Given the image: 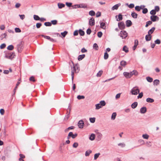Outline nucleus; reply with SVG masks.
<instances>
[{
  "label": "nucleus",
  "mask_w": 161,
  "mask_h": 161,
  "mask_svg": "<svg viewBox=\"0 0 161 161\" xmlns=\"http://www.w3.org/2000/svg\"><path fill=\"white\" fill-rule=\"evenodd\" d=\"M6 47V44L5 43H3L0 46V48L1 49H3L4 48Z\"/></svg>",
  "instance_id": "nucleus-64"
},
{
  "label": "nucleus",
  "mask_w": 161,
  "mask_h": 161,
  "mask_svg": "<svg viewBox=\"0 0 161 161\" xmlns=\"http://www.w3.org/2000/svg\"><path fill=\"white\" fill-rule=\"evenodd\" d=\"M146 101L148 103H152L154 102V100L151 98H147L146 99Z\"/></svg>",
  "instance_id": "nucleus-20"
},
{
  "label": "nucleus",
  "mask_w": 161,
  "mask_h": 161,
  "mask_svg": "<svg viewBox=\"0 0 161 161\" xmlns=\"http://www.w3.org/2000/svg\"><path fill=\"white\" fill-rule=\"evenodd\" d=\"M68 32L67 31H65L63 32H61V34L64 37L67 35Z\"/></svg>",
  "instance_id": "nucleus-51"
},
{
  "label": "nucleus",
  "mask_w": 161,
  "mask_h": 161,
  "mask_svg": "<svg viewBox=\"0 0 161 161\" xmlns=\"http://www.w3.org/2000/svg\"><path fill=\"white\" fill-rule=\"evenodd\" d=\"M89 24L91 26L94 25H95V21H89Z\"/></svg>",
  "instance_id": "nucleus-49"
},
{
  "label": "nucleus",
  "mask_w": 161,
  "mask_h": 161,
  "mask_svg": "<svg viewBox=\"0 0 161 161\" xmlns=\"http://www.w3.org/2000/svg\"><path fill=\"white\" fill-rule=\"evenodd\" d=\"M92 152V151L91 150H88L86 151L85 153V156H88Z\"/></svg>",
  "instance_id": "nucleus-29"
},
{
  "label": "nucleus",
  "mask_w": 161,
  "mask_h": 161,
  "mask_svg": "<svg viewBox=\"0 0 161 161\" xmlns=\"http://www.w3.org/2000/svg\"><path fill=\"white\" fill-rule=\"evenodd\" d=\"M142 137L145 139H148L149 137V136L147 134H143L142 136Z\"/></svg>",
  "instance_id": "nucleus-45"
},
{
  "label": "nucleus",
  "mask_w": 161,
  "mask_h": 161,
  "mask_svg": "<svg viewBox=\"0 0 161 161\" xmlns=\"http://www.w3.org/2000/svg\"><path fill=\"white\" fill-rule=\"evenodd\" d=\"M143 96V94L142 92L139 93L138 96H137L138 98H141Z\"/></svg>",
  "instance_id": "nucleus-60"
},
{
  "label": "nucleus",
  "mask_w": 161,
  "mask_h": 161,
  "mask_svg": "<svg viewBox=\"0 0 161 161\" xmlns=\"http://www.w3.org/2000/svg\"><path fill=\"white\" fill-rule=\"evenodd\" d=\"M123 50L126 53L129 52L128 49L126 46H124L123 48Z\"/></svg>",
  "instance_id": "nucleus-30"
},
{
  "label": "nucleus",
  "mask_w": 161,
  "mask_h": 161,
  "mask_svg": "<svg viewBox=\"0 0 161 161\" xmlns=\"http://www.w3.org/2000/svg\"><path fill=\"white\" fill-rule=\"evenodd\" d=\"M133 75L137 76L138 75V73L137 71L136 70H134L132 71Z\"/></svg>",
  "instance_id": "nucleus-40"
},
{
  "label": "nucleus",
  "mask_w": 161,
  "mask_h": 161,
  "mask_svg": "<svg viewBox=\"0 0 161 161\" xmlns=\"http://www.w3.org/2000/svg\"><path fill=\"white\" fill-rule=\"evenodd\" d=\"M116 113L115 112L113 113L112 115L111 119L112 120H114L116 118Z\"/></svg>",
  "instance_id": "nucleus-27"
},
{
  "label": "nucleus",
  "mask_w": 161,
  "mask_h": 161,
  "mask_svg": "<svg viewBox=\"0 0 161 161\" xmlns=\"http://www.w3.org/2000/svg\"><path fill=\"white\" fill-rule=\"evenodd\" d=\"M142 8L141 7L139 6H136L135 7V10L138 12L140 11Z\"/></svg>",
  "instance_id": "nucleus-26"
},
{
  "label": "nucleus",
  "mask_w": 161,
  "mask_h": 161,
  "mask_svg": "<svg viewBox=\"0 0 161 161\" xmlns=\"http://www.w3.org/2000/svg\"><path fill=\"white\" fill-rule=\"evenodd\" d=\"M91 32L92 31L90 28H88L86 30V33L88 35H90Z\"/></svg>",
  "instance_id": "nucleus-57"
},
{
  "label": "nucleus",
  "mask_w": 161,
  "mask_h": 161,
  "mask_svg": "<svg viewBox=\"0 0 161 161\" xmlns=\"http://www.w3.org/2000/svg\"><path fill=\"white\" fill-rule=\"evenodd\" d=\"M108 54L107 53V52H106L104 53V58L105 59H107L108 58Z\"/></svg>",
  "instance_id": "nucleus-41"
},
{
  "label": "nucleus",
  "mask_w": 161,
  "mask_h": 161,
  "mask_svg": "<svg viewBox=\"0 0 161 161\" xmlns=\"http://www.w3.org/2000/svg\"><path fill=\"white\" fill-rule=\"evenodd\" d=\"M126 24L127 27H129L131 25L132 23L131 21H126Z\"/></svg>",
  "instance_id": "nucleus-24"
},
{
  "label": "nucleus",
  "mask_w": 161,
  "mask_h": 161,
  "mask_svg": "<svg viewBox=\"0 0 161 161\" xmlns=\"http://www.w3.org/2000/svg\"><path fill=\"white\" fill-rule=\"evenodd\" d=\"M78 7H80V8H85L86 7V6L85 4H80V6H79Z\"/></svg>",
  "instance_id": "nucleus-55"
},
{
  "label": "nucleus",
  "mask_w": 161,
  "mask_h": 161,
  "mask_svg": "<svg viewBox=\"0 0 161 161\" xmlns=\"http://www.w3.org/2000/svg\"><path fill=\"white\" fill-rule=\"evenodd\" d=\"M65 4L68 7H70L72 6V3H71L66 2Z\"/></svg>",
  "instance_id": "nucleus-59"
},
{
  "label": "nucleus",
  "mask_w": 161,
  "mask_h": 161,
  "mask_svg": "<svg viewBox=\"0 0 161 161\" xmlns=\"http://www.w3.org/2000/svg\"><path fill=\"white\" fill-rule=\"evenodd\" d=\"M14 47L12 45H10L8 46L7 48L8 50H12L13 49Z\"/></svg>",
  "instance_id": "nucleus-35"
},
{
  "label": "nucleus",
  "mask_w": 161,
  "mask_h": 161,
  "mask_svg": "<svg viewBox=\"0 0 161 161\" xmlns=\"http://www.w3.org/2000/svg\"><path fill=\"white\" fill-rule=\"evenodd\" d=\"M138 103L137 102H134L131 105V107L133 108H135L137 106Z\"/></svg>",
  "instance_id": "nucleus-19"
},
{
  "label": "nucleus",
  "mask_w": 161,
  "mask_h": 161,
  "mask_svg": "<svg viewBox=\"0 0 161 161\" xmlns=\"http://www.w3.org/2000/svg\"><path fill=\"white\" fill-rule=\"evenodd\" d=\"M100 27L101 28L103 29H106V26L105 22L100 21Z\"/></svg>",
  "instance_id": "nucleus-8"
},
{
  "label": "nucleus",
  "mask_w": 161,
  "mask_h": 161,
  "mask_svg": "<svg viewBox=\"0 0 161 161\" xmlns=\"http://www.w3.org/2000/svg\"><path fill=\"white\" fill-rule=\"evenodd\" d=\"M126 5L128 6V7L130 8H132L134 7V5L133 3H131L129 5L128 3H126Z\"/></svg>",
  "instance_id": "nucleus-37"
},
{
  "label": "nucleus",
  "mask_w": 161,
  "mask_h": 161,
  "mask_svg": "<svg viewBox=\"0 0 161 161\" xmlns=\"http://www.w3.org/2000/svg\"><path fill=\"white\" fill-rule=\"evenodd\" d=\"M156 12H157L154 9H153L150 11V14H151L152 15H155Z\"/></svg>",
  "instance_id": "nucleus-39"
},
{
  "label": "nucleus",
  "mask_w": 161,
  "mask_h": 161,
  "mask_svg": "<svg viewBox=\"0 0 161 161\" xmlns=\"http://www.w3.org/2000/svg\"><path fill=\"white\" fill-rule=\"evenodd\" d=\"M139 90L137 87H135L133 88L131 90V93L132 95H136L139 93Z\"/></svg>",
  "instance_id": "nucleus-2"
},
{
  "label": "nucleus",
  "mask_w": 161,
  "mask_h": 161,
  "mask_svg": "<svg viewBox=\"0 0 161 161\" xmlns=\"http://www.w3.org/2000/svg\"><path fill=\"white\" fill-rule=\"evenodd\" d=\"M120 5V3H119L118 4H116L114 6H113L112 8V9L113 10H117L118 9V7Z\"/></svg>",
  "instance_id": "nucleus-15"
},
{
  "label": "nucleus",
  "mask_w": 161,
  "mask_h": 161,
  "mask_svg": "<svg viewBox=\"0 0 161 161\" xmlns=\"http://www.w3.org/2000/svg\"><path fill=\"white\" fill-rule=\"evenodd\" d=\"M100 105L102 107L103 106H104L106 105V103L104 101H101L100 102Z\"/></svg>",
  "instance_id": "nucleus-38"
},
{
  "label": "nucleus",
  "mask_w": 161,
  "mask_h": 161,
  "mask_svg": "<svg viewBox=\"0 0 161 161\" xmlns=\"http://www.w3.org/2000/svg\"><path fill=\"white\" fill-rule=\"evenodd\" d=\"M146 79L149 82H151L153 81V79L150 77H147Z\"/></svg>",
  "instance_id": "nucleus-31"
},
{
  "label": "nucleus",
  "mask_w": 161,
  "mask_h": 161,
  "mask_svg": "<svg viewBox=\"0 0 161 161\" xmlns=\"http://www.w3.org/2000/svg\"><path fill=\"white\" fill-rule=\"evenodd\" d=\"M79 33L80 36H83L85 35L84 31L81 29H80L79 30Z\"/></svg>",
  "instance_id": "nucleus-23"
},
{
  "label": "nucleus",
  "mask_w": 161,
  "mask_h": 161,
  "mask_svg": "<svg viewBox=\"0 0 161 161\" xmlns=\"http://www.w3.org/2000/svg\"><path fill=\"white\" fill-rule=\"evenodd\" d=\"M84 123L82 120H80L78 123V125L80 128H82L84 126Z\"/></svg>",
  "instance_id": "nucleus-7"
},
{
  "label": "nucleus",
  "mask_w": 161,
  "mask_h": 161,
  "mask_svg": "<svg viewBox=\"0 0 161 161\" xmlns=\"http://www.w3.org/2000/svg\"><path fill=\"white\" fill-rule=\"evenodd\" d=\"M100 155L99 153H96L94 155V159L95 160H96L99 156Z\"/></svg>",
  "instance_id": "nucleus-47"
},
{
  "label": "nucleus",
  "mask_w": 161,
  "mask_h": 161,
  "mask_svg": "<svg viewBox=\"0 0 161 161\" xmlns=\"http://www.w3.org/2000/svg\"><path fill=\"white\" fill-rule=\"evenodd\" d=\"M93 48L95 49L96 50H97L98 49V47L97 44L96 43H95L93 45Z\"/></svg>",
  "instance_id": "nucleus-34"
},
{
  "label": "nucleus",
  "mask_w": 161,
  "mask_h": 161,
  "mask_svg": "<svg viewBox=\"0 0 161 161\" xmlns=\"http://www.w3.org/2000/svg\"><path fill=\"white\" fill-rule=\"evenodd\" d=\"M34 19L35 20H39L40 17L37 15H34Z\"/></svg>",
  "instance_id": "nucleus-48"
},
{
  "label": "nucleus",
  "mask_w": 161,
  "mask_h": 161,
  "mask_svg": "<svg viewBox=\"0 0 161 161\" xmlns=\"http://www.w3.org/2000/svg\"><path fill=\"white\" fill-rule=\"evenodd\" d=\"M151 20H158L161 19V15L158 16L155 15H151L150 16Z\"/></svg>",
  "instance_id": "nucleus-5"
},
{
  "label": "nucleus",
  "mask_w": 161,
  "mask_h": 161,
  "mask_svg": "<svg viewBox=\"0 0 161 161\" xmlns=\"http://www.w3.org/2000/svg\"><path fill=\"white\" fill-rule=\"evenodd\" d=\"M29 80L30 81H32L33 82H35L36 81L34 79V77H33V76L31 77L29 79Z\"/></svg>",
  "instance_id": "nucleus-62"
},
{
  "label": "nucleus",
  "mask_w": 161,
  "mask_h": 161,
  "mask_svg": "<svg viewBox=\"0 0 161 161\" xmlns=\"http://www.w3.org/2000/svg\"><path fill=\"white\" fill-rule=\"evenodd\" d=\"M78 146V144L77 142H75L73 145V147L74 148H76Z\"/></svg>",
  "instance_id": "nucleus-58"
},
{
  "label": "nucleus",
  "mask_w": 161,
  "mask_h": 161,
  "mask_svg": "<svg viewBox=\"0 0 161 161\" xmlns=\"http://www.w3.org/2000/svg\"><path fill=\"white\" fill-rule=\"evenodd\" d=\"M155 44H159L161 43L159 39H157L154 41Z\"/></svg>",
  "instance_id": "nucleus-54"
},
{
  "label": "nucleus",
  "mask_w": 161,
  "mask_h": 161,
  "mask_svg": "<svg viewBox=\"0 0 161 161\" xmlns=\"http://www.w3.org/2000/svg\"><path fill=\"white\" fill-rule=\"evenodd\" d=\"M95 137V136L94 134H92L89 137V139L91 141L94 140Z\"/></svg>",
  "instance_id": "nucleus-16"
},
{
  "label": "nucleus",
  "mask_w": 161,
  "mask_h": 161,
  "mask_svg": "<svg viewBox=\"0 0 161 161\" xmlns=\"http://www.w3.org/2000/svg\"><path fill=\"white\" fill-rule=\"evenodd\" d=\"M103 71L102 70H100L99 71L98 73L97 74V77H100L102 75V73H103Z\"/></svg>",
  "instance_id": "nucleus-43"
},
{
  "label": "nucleus",
  "mask_w": 161,
  "mask_h": 161,
  "mask_svg": "<svg viewBox=\"0 0 161 161\" xmlns=\"http://www.w3.org/2000/svg\"><path fill=\"white\" fill-rule=\"evenodd\" d=\"M155 30V28L153 27L151 29L148 31V34L151 35L154 31Z\"/></svg>",
  "instance_id": "nucleus-18"
},
{
  "label": "nucleus",
  "mask_w": 161,
  "mask_h": 161,
  "mask_svg": "<svg viewBox=\"0 0 161 161\" xmlns=\"http://www.w3.org/2000/svg\"><path fill=\"white\" fill-rule=\"evenodd\" d=\"M89 14L91 16H93L95 15V13L93 10H91L89 12Z\"/></svg>",
  "instance_id": "nucleus-32"
},
{
  "label": "nucleus",
  "mask_w": 161,
  "mask_h": 161,
  "mask_svg": "<svg viewBox=\"0 0 161 161\" xmlns=\"http://www.w3.org/2000/svg\"><path fill=\"white\" fill-rule=\"evenodd\" d=\"M7 33H5L3 34H2L1 35V36L2 38H6V36H7Z\"/></svg>",
  "instance_id": "nucleus-63"
},
{
  "label": "nucleus",
  "mask_w": 161,
  "mask_h": 161,
  "mask_svg": "<svg viewBox=\"0 0 161 161\" xmlns=\"http://www.w3.org/2000/svg\"><path fill=\"white\" fill-rule=\"evenodd\" d=\"M14 53L8 52L6 54L5 57L7 58L12 59L14 58Z\"/></svg>",
  "instance_id": "nucleus-1"
},
{
  "label": "nucleus",
  "mask_w": 161,
  "mask_h": 161,
  "mask_svg": "<svg viewBox=\"0 0 161 161\" xmlns=\"http://www.w3.org/2000/svg\"><path fill=\"white\" fill-rule=\"evenodd\" d=\"M147 110V108L146 107H142L140 109V112L141 114H144L146 112Z\"/></svg>",
  "instance_id": "nucleus-10"
},
{
  "label": "nucleus",
  "mask_w": 161,
  "mask_h": 161,
  "mask_svg": "<svg viewBox=\"0 0 161 161\" xmlns=\"http://www.w3.org/2000/svg\"><path fill=\"white\" fill-rule=\"evenodd\" d=\"M58 5L59 8H62L65 7V4L62 3H58Z\"/></svg>",
  "instance_id": "nucleus-21"
},
{
  "label": "nucleus",
  "mask_w": 161,
  "mask_h": 161,
  "mask_svg": "<svg viewBox=\"0 0 161 161\" xmlns=\"http://www.w3.org/2000/svg\"><path fill=\"white\" fill-rule=\"evenodd\" d=\"M85 56V55L84 54L79 55L78 56V59L79 61H80L84 58Z\"/></svg>",
  "instance_id": "nucleus-14"
},
{
  "label": "nucleus",
  "mask_w": 161,
  "mask_h": 161,
  "mask_svg": "<svg viewBox=\"0 0 161 161\" xmlns=\"http://www.w3.org/2000/svg\"><path fill=\"white\" fill-rule=\"evenodd\" d=\"M155 21H148L146 22L145 27H147L149 25H150L152 23V21L154 22Z\"/></svg>",
  "instance_id": "nucleus-25"
},
{
  "label": "nucleus",
  "mask_w": 161,
  "mask_h": 161,
  "mask_svg": "<svg viewBox=\"0 0 161 161\" xmlns=\"http://www.w3.org/2000/svg\"><path fill=\"white\" fill-rule=\"evenodd\" d=\"M115 17L117 19L116 20H118V19H119V20H122L123 19L122 15L121 14H119L118 15H116Z\"/></svg>",
  "instance_id": "nucleus-12"
},
{
  "label": "nucleus",
  "mask_w": 161,
  "mask_h": 161,
  "mask_svg": "<svg viewBox=\"0 0 161 161\" xmlns=\"http://www.w3.org/2000/svg\"><path fill=\"white\" fill-rule=\"evenodd\" d=\"M97 35L98 37L100 38L102 37L103 35V33L101 31H99L98 32Z\"/></svg>",
  "instance_id": "nucleus-53"
},
{
  "label": "nucleus",
  "mask_w": 161,
  "mask_h": 161,
  "mask_svg": "<svg viewBox=\"0 0 161 161\" xmlns=\"http://www.w3.org/2000/svg\"><path fill=\"white\" fill-rule=\"evenodd\" d=\"M152 38V36L151 35L149 34L147 35L146 36L145 39L147 41H150Z\"/></svg>",
  "instance_id": "nucleus-13"
},
{
  "label": "nucleus",
  "mask_w": 161,
  "mask_h": 161,
  "mask_svg": "<svg viewBox=\"0 0 161 161\" xmlns=\"http://www.w3.org/2000/svg\"><path fill=\"white\" fill-rule=\"evenodd\" d=\"M77 136V133H75V134H73L72 132H70L69 133V136L71 137L73 139L75 138Z\"/></svg>",
  "instance_id": "nucleus-9"
},
{
  "label": "nucleus",
  "mask_w": 161,
  "mask_h": 161,
  "mask_svg": "<svg viewBox=\"0 0 161 161\" xmlns=\"http://www.w3.org/2000/svg\"><path fill=\"white\" fill-rule=\"evenodd\" d=\"M121 66L125 67L126 64V62L125 61H122L120 62Z\"/></svg>",
  "instance_id": "nucleus-28"
},
{
  "label": "nucleus",
  "mask_w": 161,
  "mask_h": 161,
  "mask_svg": "<svg viewBox=\"0 0 161 161\" xmlns=\"http://www.w3.org/2000/svg\"><path fill=\"white\" fill-rule=\"evenodd\" d=\"M127 35L128 34L125 31H121L120 32V36L122 39L125 38L127 37Z\"/></svg>",
  "instance_id": "nucleus-4"
},
{
  "label": "nucleus",
  "mask_w": 161,
  "mask_h": 161,
  "mask_svg": "<svg viewBox=\"0 0 161 161\" xmlns=\"http://www.w3.org/2000/svg\"><path fill=\"white\" fill-rule=\"evenodd\" d=\"M118 26L120 30L124 29L125 27V24L123 22H119L118 23Z\"/></svg>",
  "instance_id": "nucleus-6"
},
{
  "label": "nucleus",
  "mask_w": 161,
  "mask_h": 161,
  "mask_svg": "<svg viewBox=\"0 0 161 161\" xmlns=\"http://www.w3.org/2000/svg\"><path fill=\"white\" fill-rule=\"evenodd\" d=\"M123 74L126 78L129 79L131 78L129 72H125Z\"/></svg>",
  "instance_id": "nucleus-11"
},
{
  "label": "nucleus",
  "mask_w": 161,
  "mask_h": 161,
  "mask_svg": "<svg viewBox=\"0 0 161 161\" xmlns=\"http://www.w3.org/2000/svg\"><path fill=\"white\" fill-rule=\"evenodd\" d=\"M90 121V122L92 123H94L95 122V118H90L89 119Z\"/></svg>",
  "instance_id": "nucleus-44"
},
{
  "label": "nucleus",
  "mask_w": 161,
  "mask_h": 161,
  "mask_svg": "<svg viewBox=\"0 0 161 161\" xmlns=\"http://www.w3.org/2000/svg\"><path fill=\"white\" fill-rule=\"evenodd\" d=\"M81 52L82 53H85L87 52V50L84 47L82 48V49L81 50Z\"/></svg>",
  "instance_id": "nucleus-61"
},
{
  "label": "nucleus",
  "mask_w": 161,
  "mask_h": 161,
  "mask_svg": "<svg viewBox=\"0 0 161 161\" xmlns=\"http://www.w3.org/2000/svg\"><path fill=\"white\" fill-rule=\"evenodd\" d=\"M95 106L96 109H98L102 107L99 103L96 104Z\"/></svg>",
  "instance_id": "nucleus-36"
},
{
  "label": "nucleus",
  "mask_w": 161,
  "mask_h": 161,
  "mask_svg": "<svg viewBox=\"0 0 161 161\" xmlns=\"http://www.w3.org/2000/svg\"><path fill=\"white\" fill-rule=\"evenodd\" d=\"M77 98L79 100H80L81 99H83L85 98V97L84 96L82 95H78L77 97Z\"/></svg>",
  "instance_id": "nucleus-46"
},
{
  "label": "nucleus",
  "mask_w": 161,
  "mask_h": 161,
  "mask_svg": "<svg viewBox=\"0 0 161 161\" xmlns=\"http://www.w3.org/2000/svg\"><path fill=\"white\" fill-rule=\"evenodd\" d=\"M142 12L143 14H146L148 12V9L147 8H144L142 9Z\"/></svg>",
  "instance_id": "nucleus-50"
},
{
  "label": "nucleus",
  "mask_w": 161,
  "mask_h": 161,
  "mask_svg": "<svg viewBox=\"0 0 161 161\" xmlns=\"http://www.w3.org/2000/svg\"><path fill=\"white\" fill-rule=\"evenodd\" d=\"M44 25L47 26H50L52 25V23L50 22H46L44 23Z\"/></svg>",
  "instance_id": "nucleus-42"
},
{
  "label": "nucleus",
  "mask_w": 161,
  "mask_h": 161,
  "mask_svg": "<svg viewBox=\"0 0 161 161\" xmlns=\"http://www.w3.org/2000/svg\"><path fill=\"white\" fill-rule=\"evenodd\" d=\"M156 12H158L159 11V7L158 6H155V9H154Z\"/></svg>",
  "instance_id": "nucleus-56"
},
{
  "label": "nucleus",
  "mask_w": 161,
  "mask_h": 161,
  "mask_svg": "<svg viewBox=\"0 0 161 161\" xmlns=\"http://www.w3.org/2000/svg\"><path fill=\"white\" fill-rule=\"evenodd\" d=\"M153 83L154 85L157 86L159 84V80L158 79L155 80L153 81Z\"/></svg>",
  "instance_id": "nucleus-33"
},
{
  "label": "nucleus",
  "mask_w": 161,
  "mask_h": 161,
  "mask_svg": "<svg viewBox=\"0 0 161 161\" xmlns=\"http://www.w3.org/2000/svg\"><path fill=\"white\" fill-rule=\"evenodd\" d=\"M131 15L132 17L134 19L136 18L138 16L137 14L134 11L131 12Z\"/></svg>",
  "instance_id": "nucleus-17"
},
{
  "label": "nucleus",
  "mask_w": 161,
  "mask_h": 161,
  "mask_svg": "<svg viewBox=\"0 0 161 161\" xmlns=\"http://www.w3.org/2000/svg\"><path fill=\"white\" fill-rule=\"evenodd\" d=\"M97 138L98 140H100L101 139V138L102 137V134L100 133H98L97 134Z\"/></svg>",
  "instance_id": "nucleus-22"
},
{
  "label": "nucleus",
  "mask_w": 161,
  "mask_h": 161,
  "mask_svg": "<svg viewBox=\"0 0 161 161\" xmlns=\"http://www.w3.org/2000/svg\"><path fill=\"white\" fill-rule=\"evenodd\" d=\"M14 30L15 32L17 33H19L21 32V31L20 30V29L18 28H15Z\"/></svg>",
  "instance_id": "nucleus-52"
},
{
  "label": "nucleus",
  "mask_w": 161,
  "mask_h": 161,
  "mask_svg": "<svg viewBox=\"0 0 161 161\" xmlns=\"http://www.w3.org/2000/svg\"><path fill=\"white\" fill-rule=\"evenodd\" d=\"M72 63L73 64V67H72V66L71 65V76H72V82L73 81V78L74 77V73L75 72H76V68L75 66H74V64L73 62L71 61Z\"/></svg>",
  "instance_id": "nucleus-3"
}]
</instances>
